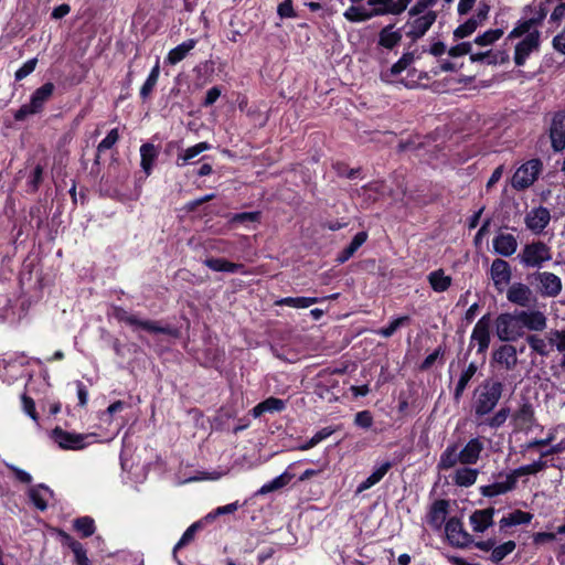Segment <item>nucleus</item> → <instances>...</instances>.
<instances>
[{
  "label": "nucleus",
  "instance_id": "1",
  "mask_svg": "<svg viewBox=\"0 0 565 565\" xmlns=\"http://www.w3.org/2000/svg\"><path fill=\"white\" fill-rule=\"evenodd\" d=\"M483 451L484 443L481 437H473L469 439L460 449L458 444H449L441 452L437 468L439 470H449L458 463L462 466L476 465L480 460Z\"/></svg>",
  "mask_w": 565,
  "mask_h": 565
},
{
  "label": "nucleus",
  "instance_id": "2",
  "mask_svg": "<svg viewBox=\"0 0 565 565\" xmlns=\"http://www.w3.org/2000/svg\"><path fill=\"white\" fill-rule=\"evenodd\" d=\"M546 14L547 9L545 7H541L536 19H529L510 32L508 36L509 39L519 38L525 34V36L515 45L514 50V63L518 66L524 65L530 54L539 49L540 33L537 31L531 32L530 30L533 24L543 20Z\"/></svg>",
  "mask_w": 565,
  "mask_h": 565
},
{
  "label": "nucleus",
  "instance_id": "3",
  "mask_svg": "<svg viewBox=\"0 0 565 565\" xmlns=\"http://www.w3.org/2000/svg\"><path fill=\"white\" fill-rule=\"evenodd\" d=\"M503 392V384L499 381H484L475 391L473 409L477 416L490 414L498 405Z\"/></svg>",
  "mask_w": 565,
  "mask_h": 565
},
{
  "label": "nucleus",
  "instance_id": "4",
  "mask_svg": "<svg viewBox=\"0 0 565 565\" xmlns=\"http://www.w3.org/2000/svg\"><path fill=\"white\" fill-rule=\"evenodd\" d=\"M518 259L526 268L540 269L545 263L552 260V249L542 241H533L523 246Z\"/></svg>",
  "mask_w": 565,
  "mask_h": 565
},
{
  "label": "nucleus",
  "instance_id": "5",
  "mask_svg": "<svg viewBox=\"0 0 565 565\" xmlns=\"http://www.w3.org/2000/svg\"><path fill=\"white\" fill-rule=\"evenodd\" d=\"M110 317L116 319L119 322H125L134 330H145L151 333H163L167 334L170 332L169 328L159 326L158 322L152 320H146L139 318L137 315L128 312L126 309L119 306H113L110 311L108 312Z\"/></svg>",
  "mask_w": 565,
  "mask_h": 565
},
{
  "label": "nucleus",
  "instance_id": "6",
  "mask_svg": "<svg viewBox=\"0 0 565 565\" xmlns=\"http://www.w3.org/2000/svg\"><path fill=\"white\" fill-rule=\"evenodd\" d=\"M494 328L497 337L504 342L515 341L524 335L518 310L499 315Z\"/></svg>",
  "mask_w": 565,
  "mask_h": 565
},
{
  "label": "nucleus",
  "instance_id": "7",
  "mask_svg": "<svg viewBox=\"0 0 565 565\" xmlns=\"http://www.w3.org/2000/svg\"><path fill=\"white\" fill-rule=\"evenodd\" d=\"M54 89V84L50 82L36 88L31 95L30 102L19 108L14 115V118L17 120H24L28 116L41 113L44 108V105L53 96Z\"/></svg>",
  "mask_w": 565,
  "mask_h": 565
},
{
  "label": "nucleus",
  "instance_id": "8",
  "mask_svg": "<svg viewBox=\"0 0 565 565\" xmlns=\"http://www.w3.org/2000/svg\"><path fill=\"white\" fill-rule=\"evenodd\" d=\"M543 163L540 159H531L523 163L514 172L511 184L515 190L530 188L542 172Z\"/></svg>",
  "mask_w": 565,
  "mask_h": 565
},
{
  "label": "nucleus",
  "instance_id": "9",
  "mask_svg": "<svg viewBox=\"0 0 565 565\" xmlns=\"http://www.w3.org/2000/svg\"><path fill=\"white\" fill-rule=\"evenodd\" d=\"M89 435L71 433L56 427L52 430L51 438L60 448L66 450H81L87 446Z\"/></svg>",
  "mask_w": 565,
  "mask_h": 565
},
{
  "label": "nucleus",
  "instance_id": "10",
  "mask_svg": "<svg viewBox=\"0 0 565 565\" xmlns=\"http://www.w3.org/2000/svg\"><path fill=\"white\" fill-rule=\"evenodd\" d=\"M437 14L435 11H427L419 17H411L405 23V34L413 41H417L426 34L430 26L435 23Z\"/></svg>",
  "mask_w": 565,
  "mask_h": 565
},
{
  "label": "nucleus",
  "instance_id": "11",
  "mask_svg": "<svg viewBox=\"0 0 565 565\" xmlns=\"http://www.w3.org/2000/svg\"><path fill=\"white\" fill-rule=\"evenodd\" d=\"M551 212L545 206L531 209L524 216L526 228L535 235L542 234L551 222Z\"/></svg>",
  "mask_w": 565,
  "mask_h": 565
},
{
  "label": "nucleus",
  "instance_id": "12",
  "mask_svg": "<svg viewBox=\"0 0 565 565\" xmlns=\"http://www.w3.org/2000/svg\"><path fill=\"white\" fill-rule=\"evenodd\" d=\"M489 11L490 7L487 3H480L476 13L454 31L455 38L463 39L472 34L487 20Z\"/></svg>",
  "mask_w": 565,
  "mask_h": 565
},
{
  "label": "nucleus",
  "instance_id": "13",
  "mask_svg": "<svg viewBox=\"0 0 565 565\" xmlns=\"http://www.w3.org/2000/svg\"><path fill=\"white\" fill-rule=\"evenodd\" d=\"M490 327L491 318L489 315H484L478 320L472 330L470 345L476 343L479 353L486 352L490 344Z\"/></svg>",
  "mask_w": 565,
  "mask_h": 565
},
{
  "label": "nucleus",
  "instance_id": "14",
  "mask_svg": "<svg viewBox=\"0 0 565 565\" xmlns=\"http://www.w3.org/2000/svg\"><path fill=\"white\" fill-rule=\"evenodd\" d=\"M490 276L495 289L502 292L510 284L512 277L509 263L502 258H495L490 267Z\"/></svg>",
  "mask_w": 565,
  "mask_h": 565
},
{
  "label": "nucleus",
  "instance_id": "15",
  "mask_svg": "<svg viewBox=\"0 0 565 565\" xmlns=\"http://www.w3.org/2000/svg\"><path fill=\"white\" fill-rule=\"evenodd\" d=\"M411 0H369L367 7L373 10L374 17L385 14H401L404 12Z\"/></svg>",
  "mask_w": 565,
  "mask_h": 565
},
{
  "label": "nucleus",
  "instance_id": "16",
  "mask_svg": "<svg viewBox=\"0 0 565 565\" xmlns=\"http://www.w3.org/2000/svg\"><path fill=\"white\" fill-rule=\"evenodd\" d=\"M535 422L534 409L530 402L524 401L512 414V425L515 431H527Z\"/></svg>",
  "mask_w": 565,
  "mask_h": 565
},
{
  "label": "nucleus",
  "instance_id": "17",
  "mask_svg": "<svg viewBox=\"0 0 565 565\" xmlns=\"http://www.w3.org/2000/svg\"><path fill=\"white\" fill-rule=\"evenodd\" d=\"M523 330L542 332L547 327V317L541 310H518Z\"/></svg>",
  "mask_w": 565,
  "mask_h": 565
},
{
  "label": "nucleus",
  "instance_id": "18",
  "mask_svg": "<svg viewBox=\"0 0 565 565\" xmlns=\"http://www.w3.org/2000/svg\"><path fill=\"white\" fill-rule=\"evenodd\" d=\"M445 532L450 544L466 547L472 542L471 535L463 530L462 523L456 519H449L445 525Z\"/></svg>",
  "mask_w": 565,
  "mask_h": 565
},
{
  "label": "nucleus",
  "instance_id": "19",
  "mask_svg": "<svg viewBox=\"0 0 565 565\" xmlns=\"http://www.w3.org/2000/svg\"><path fill=\"white\" fill-rule=\"evenodd\" d=\"M518 351L512 344H502L492 353V363L505 371H512L518 365Z\"/></svg>",
  "mask_w": 565,
  "mask_h": 565
},
{
  "label": "nucleus",
  "instance_id": "20",
  "mask_svg": "<svg viewBox=\"0 0 565 565\" xmlns=\"http://www.w3.org/2000/svg\"><path fill=\"white\" fill-rule=\"evenodd\" d=\"M535 280L539 282L540 292L544 297H556L562 291V280L553 273H537Z\"/></svg>",
  "mask_w": 565,
  "mask_h": 565
},
{
  "label": "nucleus",
  "instance_id": "21",
  "mask_svg": "<svg viewBox=\"0 0 565 565\" xmlns=\"http://www.w3.org/2000/svg\"><path fill=\"white\" fill-rule=\"evenodd\" d=\"M518 238L511 233L499 231L493 237V252L502 257H510L518 250Z\"/></svg>",
  "mask_w": 565,
  "mask_h": 565
},
{
  "label": "nucleus",
  "instance_id": "22",
  "mask_svg": "<svg viewBox=\"0 0 565 565\" xmlns=\"http://www.w3.org/2000/svg\"><path fill=\"white\" fill-rule=\"evenodd\" d=\"M507 298L510 302L520 307H530L535 302L531 288L522 282L512 284L507 290Z\"/></svg>",
  "mask_w": 565,
  "mask_h": 565
},
{
  "label": "nucleus",
  "instance_id": "23",
  "mask_svg": "<svg viewBox=\"0 0 565 565\" xmlns=\"http://www.w3.org/2000/svg\"><path fill=\"white\" fill-rule=\"evenodd\" d=\"M550 138L554 151H562L565 149V115L556 114L553 117L550 128Z\"/></svg>",
  "mask_w": 565,
  "mask_h": 565
},
{
  "label": "nucleus",
  "instance_id": "24",
  "mask_svg": "<svg viewBox=\"0 0 565 565\" xmlns=\"http://www.w3.org/2000/svg\"><path fill=\"white\" fill-rule=\"evenodd\" d=\"M495 510L493 508L476 510L470 516L469 522L475 532L483 533L493 524Z\"/></svg>",
  "mask_w": 565,
  "mask_h": 565
},
{
  "label": "nucleus",
  "instance_id": "25",
  "mask_svg": "<svg viewBox=\"0 0 565 565\" xmlns=\"http://www.w3.org/2000/svg\"><path fill=\"white\" fill-rule=\"evenodd\" d=\"M448 507L449 503L446 500H437L431 504L427 522L433 529L439 530L443 526L448 514Z\"/></svg>",
  "mask_w": 565,
  "mask_h": 565
},
{
  "label": "nucleus",
  "instance_id": "26",
  "mask_svg": "<svg viewBox=\"0 0 565 565\" xmlns=\"http://www.w3.org/2000/svg\"><path fill=\"white\" fill-rule=\"evenodd\" d=\"M211 149V145L206 141L199 142L192 147H189L184 150L179 151L175 164L179 168H183L188 164H193L195 161L194 159L202 152L207 151Z\"/></svg>",
  "mask_w": 565,
  "mask_h": 565
},
{
  "label": "nucleus",
  "instance_id": "27",
  "mask_svg": "<svg viewBox=\"0 0 565 565\" xmlns=\"http://www.w3.org/2000/svg\"><path fill=\"white\" fill-rule=\"evenodd\" d=\"M402 38V30L388 24L380 31L377 44L386 50H393L401 43Z\"/></svg>",
  "mask_w": 565,
  "mask_h": 565
},
{
  "label": "nucleus",
  "instance_id": "28",
  "mask_svg": "<svg viewBox=\"0 0 565 565\" xmlns=\"http://www.w3.org/2000/svg\"><path fill=\"white\" fill-rule=\"evenodd\" d=\"M297 465V462H292L288 466V468L278 477L273 479L271 481L265 483L260 487V489L257 491V494L265 495L269 492L279 490L287 486L295 477V475L291 472V469Z\"/></svg>",
  "mask_w": 565,
  "mask_h": 565
},
{
  "label": "nucleus",
  "instance_id": "29",
  "mask_svg": "<svg viewBox=\"0 0 565 565\" xmlns=\"http://www.w3.org/2000/svg\"><path fill=\"white\" fill-rule=\"evenodd\" d=\"M158 154L159 150L153 143L147 142L140 147V166L147 175H150Z\"/></svg>",
  "mask_w": 565,
  "mask_h": 565
},
{
  "label": "nucleus",
  "instance_id": "30",
  "mask_svg": "<svg viewBox=\"0 0 565 565\" xmlns=\"http://www.w3.org/2000/svg\"><path fill=\"white\" fill-rule=\"evenodd\" d=\"M515 484L511 473H509L503 481L482 487L481 493L484 497H495L511 491L515 488Z\"/></svg>",
  "mask_w": 565,
  "mask_h": 565
},
{
  "label": "nucleus",
  "instance_id": "31",
  "mask_svg": "<svg viewBox=\"0 0 565 565\" xmlns=\"http://www.w3.org/2000/svg\"><path fill=\"white\" fill-rule=\"evenodd\" d=\"M391 468L392 463L390 461H385L380 465L364 481L358 486L356 493H361L379 483Z\"/></svg>",
  "mask_w": 565,
  "mask_h": 565
},
{
  "label": "nucleus",
  "instance_id": "32",
  "mask_svg": "<svg viewBox=\"0 0 565 565\" xmlns=\"http://www.w3.org/2000/svg\"><path fill=\"white\" fill-rule=\"evenodd\" d=\"M195 45H196L195 39H189V40L182 42L181 44H179L178 46H175L169 51L166 62L171 65L178 64L188 55V53L191 50H193L195 47Z\"/></svg>",
  "mask_w": 565,
  "mask_h": 565
},
{
  "label": "nucleus",
  "instance_id": "33",
  "mask_svg": "<svg viewBox=\"0 0 565 565\" xmlns=\"http://www.w3.org/2000/svg\"><path fill=\"white\" fill-rule=\"evenodd\" d=\"M478 473L477 469L463 466L455 471L452 481L459 487L468 488L476 483Z\"/></svg>",
  "mask_w": 565,
  "mask_h": 565
},
{
  "label": "nucleus",
  "instance_id": "34",
  "mask_svg": "<svg viewBox=\"0 0 565 565\" xmlns=\"http://www.w3.org/2000/svg\"><path fill=\"white\" fill-rule=\"evenodd\" d=\"M286 407V403L277 397H268L264 402L257 404L253 409L252 414L254 417H259L264 413L281 412Z\"/></svg>",
  "mask_w": 565,
  "mask_h": 565
},
{
  "label": "nucleus",
  "instance_id": "35",
  "mask_svg": "<svg viewBox=\"0 0 565 565\" xmlns=\"http://www.w3.org/2000/svg\"><path fill=\"white\" fill-rule=\"evenodd\" d=\"M525 341L529 344L532 352H534L541 356H547L551 353L552 348H553L548 338L544 339L536 333L526 335Z\"/></svg>",
  "mask_w": 565,
  "mask_h": 565
},
{
  "label": "nucleus",
  "instance_id": "36",
  "mask_svg": "<svg viewBox=\"0 0 565 565\" xmlns=\"http://www.w3.org/2000/svg\"><path fill=\"white\" fill-rule=\"evenodd\" d=\"M428 282L436 292L446 291L451 285V277L446 275L443 269H437L428 274Z\"/></svg>",
  "mask_w": 565,
  "mask_h": 565
},
{
  "label": "nucleus",
  "instance_id": "37",
  "mask_svg": "<svg viewBox=\"0 0 565 565\" xmlns=\"http://www.w3.org/2000/svg\"><path fill=\"white\" fill-rule=\"evenodd\" d=\"M547 467V461L543 460L541 457L539 460L533 461L532 463L521 466L510 473L516 483L518 479L524 476L536 475L537 472L543 471Z\"/></svg>",
  "mask_w": 565,
  "mask_h": 565
},
{
  "label": "nucleus",
  "instance_id": "38",
  "mask_svg": "<svg viewBox=\"0 0 565 565\" xmlns=\"http://www.w3.org/2000/svg\"><path fill=\"white\" fill-rule=\"evenodd\" d=\"M413 61L414 56L412 53L403 54V56L396 63H394L386 72L381 74L382 79L391 82L394 76L406 70L413 63Z\"/></svg>",
  "mask_w": 565,
  "mask_h": 565
},
{
  "label": "nucleus",
  "instance_id": "39",
  "mask_svg": "<svg viewBox=\"0 0 565 565\" xmlns=\"http://www.w3.org/2000/svg\"><path fill=\"white\" fill-rule=\"evenodd\" d=\"M531 520H532L531 513H527V512H524L521 510H515V511L509 513L507 516H503L500 520L499 525L501 529H505V527L516 526V525H521V524H527L531 522Z\"/></svg>",
  "mask_w": 565,
  "mask_h": 565
},
{
  "label": "nucleus",
  "instance_id": "40",
  "mask_svg": "<svg viewBox=\"0 0 565 565\" xmlns=\"http://www.w3.org/2000/svg\"><path fill=\"white\" fill-rule=\"evenodd\" d=\"M478 367L476 365V363L471 362L466 370L462 371V373L460 374V377L458 380V383L455 387V392H454V399L459 403L468 383L470 382V380L473 377V375L476 374Z\"/></svg>",
  "mask_w": 565,
  "mask_h": 565
},
{
  "label": "nucleus",
  "instance_id": "41",
  "mask_svg": "<svg viewBox=\"0 0 565 565\" xmlns=\"http://www.w3.org/2000/svg\"><path fill=\"white\" fill-rule=\"evenodd\" d=\"M367 238V234L365 232H359L352 238L351 243L339 254L338 262L345 263L349 260L354 253L365 243Z\"/></svg>",
  "mask_w": 565,
  "mask_h": 565
},
{
  "label": "nucleus",
  "instance_id": "42",
  "mask_svg": "<svg viewBox=\"0 0 565 565\" xmlns=\"http://www.w3.org/2000/svg\"><path fill=\"white\" fill-rule=\"evenodd\" d=\"M49 495H52V492L47 487L43 484L33 487L29 490V497L31 501L41 511H44L47 508Z\"/></svg>",
  "mask_w": 565,
  "mask_h": 565
},
{
  "label": "nucleus",
  "instance_id": "43",
  "mask_svg": "<svg viewBox=\"0 0 565 565\" xmlns=\"http://www.w3.org/2000/svg\"><path fill=\"white\" fill-rule=\"evenodd\" d=\"M204 264L214 271L236 273L243 269L242 264L228 262L223 258H207Z\"/></svg>",
  "mask_w": 565,
  "mask_h": 565
},
{
  "label": "nucleus",
  "instance_id": "44",
  "mask_svg": "<svg viewBox=\"0 0 565 565\" xmlns=\"http://www.w3.org/2000/svg\"><path fill=\"white\" fill-rule=\"evenodd\" d=\"M343 15L351 22H363L374 17L373 10L363 6H351L344 11Z\"/></svg>",
  "mask_w": 565,
  "mask_h": 565
},
{
  "label": "nucleus",
  "instance_id": "45",
  "mask_svg": "<svg viewBox=\"0 0 565 565\" xmlns=\"http://www.w3.org/2000/svg\"><path fill=\"white\" fill-rule=\"evenodd\" d=\"M324 298L317 297H286L278 300L276 303L279 306H288L291 308H308L311 305L318 303Z\"/></svg>",
  "mask_w": 565,
  "mask_h": 565
},
{
  "label": "nucleus",
  "instance_id": "46",
  "mask_svg": "<svg viewBox=\"0 0 565 565\" xmlns=\"http://www.w3.org/2000/svg\"><path fill=\"white\" fill-rule=\"evenodd\" d=\"M160 75V65L159 61H157L156 65L152 67L150 74L148 75L146 82L140 88V97L145 100L147 99L150 94L152 93L153 88L156 87L158 79Z\"/></svg>",
  "mask_w": 565,
  "mask_h": 565
},
{
  "label": "nucleus",
  "instance_id": "47",
  "mask_svg": "<svg viewBox=\"0 0 565 565\" xmlns=\"http://www.w3.org/2000/svg\"><path fill=\"white\" fill-rule=\"evenodd\" d=\"M202 529V521H198L192 523L185 532L182 534L181 539L178 541V543L173 547V554L175 555L177 551L186 546L190 544L194 537L196 532Z\"/></svg>",
  "mask_w": 565,
  "mask_h": 565
},
{
  "label": "nucleus",
  "instance_id": "48",
  "mask_svg": "<svg viewBox=\"0 0 565 565\" xmlns=\"http://www.w3.org/2000/svg\"><path fill=\"white\" fill-rule=\"evenodd\" d=\"M515 547H516V544L514 541H508L498 546L494 545L492 553L490 555V559L493 563H499L504 557H507L509 554H511L515 550Z\"/></svg>",
  "mask_w": 565,
  "mask_h": 565
},
{
  "label": "nucleus",
  "instance_id": "49",
  "mask_svg": "<svg viewBox=\"0 0 565 565\" xmlns=\"http://www.w3.org/2000/svg\"><path fill=\"white\" fill-rule=\"evenodd\" d=\"M74 529L78 531L84 537H88L95 532V522L89 516H82L74 520Z\"/></svg>",
  "mask_w": 565,
  "mask_h": 565
},
{
  "label": "nucleus",
  "instance_id": "50",
  "mask_svg": "<svg viewBox=\"0 0 565 565\" xmlns=\"http://www.w3.org/2000/svg\"><path fill=\"white\" fill-rule=\"evenodd\" d=\"M503 35L502 29H491L478 35L475 39V43L480 46H488L498 41Z\"/></svg>",
  "mask_w": 565,
  "mask_h": 565
},
{
  "label": "nucleus",
  "instance_id": "51",
  "mask_svg": "<svg viewBox=\"0 0 565 565\" xmlns=\"http://www.w3.org/2000/svg\"><path fill=\"white\" fill-rule=\"evenodd\" d=\"M43 173H44V168L41 164H36L34 167L33 171L30 173L29 180L26 183L29 192L35 193L39 190L40 184L43 181Z\"/></svg>",
  "mask_w": 565,
  "mask_h": 565
},
{
  "label": "nucleus",
  "instance_id": "52",
  "mask_svg": "<svg viewBox=\"0 0 565 565\" xmlns=\"http://www.w3.org/2000/svg\"><path fill=\"white\" fill-rule=\"evenodd\" d=\"M510 416V408L502 407L493 416L489 417L484 424L491 428L501 427Z\"/></svg>",
  "mask_w": 565,
  "mask_h": 565
},
{
  "label": "nucleus",
  "instance_id": "53",
  "mask_svg": "<svg viewBox=\"0 0 565 565\" xmlns=\"http://www.w3.org/2000/svg\"><path fill=\"white\" fill-rule=\"evenodd\" d=\"M409 318L407 316L398 317L394 319L387 327L379 329L376 334L383 338L392 337L398 328H401L405 322H407Z\"/></svg>",
  "mask_w": 565,
  "mask_h": 565
},
{
  "label": "nucleus",
  "instance_id": "54",
  "mask_svg": "<svg viewBox=\"0 0 565 565\" xmlns=\"http://www.w3.org/2000/svg\"><path fill=\"white\" fill-rule=\"evenodd\" d=\"M239 505L237 502H233L223 507H218L209 514L205 515L204 520L206 522L214 521L217 516L223 514H232L238 510Z\"/></svg>",
  "mask_w": 565,
  "mask_h": 565
},
{
  "label": "nucleus",
  "instance_id": "55",
  "mask_svg": "<svg viewBox=\"0 0 565 565\" xmlns=\"http://www.w3.org/2000/svg\"><path fill=\"white\" fill-rule=\"evenodd\" d=\"M119 139L118 129L114 128L111 129L107 136L99 142L97 146V153H102L108 149H110ZM99 154H97V158Z\"/></svg>",
  "mask_w": 565,
  "mask_h": 565
},
{
  "label": "nucleus",
  "instance_id": "56",
  "mask_svg": "<svg viewBox=\"0 0 565 565\" xmlns=\"http://www.w3.org/2000/svg\"><path fill=\"white\" fill-rule=\"evenodd\" d=\"M548 340L559 352H565V330H551Z\"/></svg>",
  "mask_w": 565,
  "mask_h": 565
},
{
  "label": "nucleus",
  "instance_id": "57",
  "mask_svg": "<svg viewBox=\"0 0 565 565\" xmlns=\"http://www.w3.org/2000/svg\"><path fill=\"white\" fill-rule=\"evenodd\" d=\"M354 424L361 428L367 429L373 425V416L369 411H361L355 414Z\"/></svg>",
  "mask_w": 565,
  "mask_h": 565
},
{
  "label": "nucleus",
  "instance_id": "58",
  "mask_svg": "<svg viewBox=\"0 0 565 565\" xmlns=\"http://www.w3.org/2000/svg\"><path fill=\"white\" fill-rule=\"evenodd\" d=\"M38 64V60L36 58H31L29 61H26L14 74V77L17 81H21L23 78H25L28 75H30L34 70H35V66Z\"/></svg>",
  "mask_w": 565,
  "mask_h": 565
},
{
  "label": "nucleus",
  "instance_id": "59",
  "mask_svg": "<svg viewBox=\"0 0 565 565\" xmlns=\"http://www.w3.org/2000/svg\"><path fill=\"white\" fill-rule=\"evenodd\" d=\"M436 3V0H419L409 10V17H419L427 12V8Z\"/></svg>",
  "mask_w": 565,
  "mask_h": 565
},
{
  "label": "nucleus",
  "instance_id": "60",
  "mask_svg": "<svg viewBox=\"0 0 565 565\" xmlns=\"http://www.w3.org/2000/svg\"><path fill=\"white\" fill-rule=\"evenodd\" d=\"M21 401H22V407H23V411L34 420V422H38L39 420V417H38V414H36V411H35V403L34 401L28 396V395H22L21 397Z\"/></svg>",
  "mask_w": 565,
  "mask_h": 565
},
{
  "label": "nucleus",
  "instance_id": "61",
  "mask_svg": "<svg viewBox=\"0 0 565 565\" xmlns=\"http://www.w3.org/2000/svg\"><path fill=\"white\" fill-rule=\"evenodd\" d=\"M471 47H472V45L470 42H462L460 44L452 46L448 51V54L451 57L462 56V55L469 54L471 52Z\"/></svg>",
  "mask_w": 565,
  "mask_h": 565
},
{
  "label": "nucleus",
  "instance_id": "62",
  "mask_svg": "<svg viewBox=\"0 0 565 565\" xmlns=\"http://www.w3.org/2000/svg\"><path fill=\"white\" fill-rule=\"evenodd\" d=\"M259 212H243L233 215L232 222L245 223V222H257L259 220Z\"/></svg>",
  "mask_w": 565,
  "mask_h": 565
},
{
  "label": "nucleus",
  "instance_id": "63",
  "mask_svg": "<svg viewBox=\"0 0 565 565\" xmlns=\"http://www.w3.org/2000/svg\"><path fill=\"white\" fill-rule=\"evenodd\" d=\"M73 554L74 563L76 565H92L83 545H75V551H73Z\"/></svg>",
  "mask_w": 565,
  "mask_h": 565
},
{
  "label": "nucleus",
  "instance_id": "64",
  "mask_svg": "<svg viewBox=\"0 0 565 565\" xmlns=\"http://www.w3.org/2000/svg\"><path fill=\"white\" fill-rule=\"evenodd\" d=\"M277 13L280 18H292L295 17V11L292 8L291 0H284L281 3H279L277 8Z\"/></svg>",
  "mask_w": 565,
  "mask_h": 565
}]
</instances>
